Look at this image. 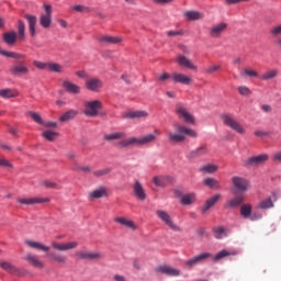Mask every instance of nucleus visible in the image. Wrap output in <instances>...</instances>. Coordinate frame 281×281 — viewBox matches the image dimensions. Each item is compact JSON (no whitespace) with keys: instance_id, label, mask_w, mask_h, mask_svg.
<instances>
[{"instance_id":"nucleus-1","label":"nucleus","mask_w":281,"mask_h":281,"mask_svg":"<svg viewBox=\"0 0 281 281\" xmlns=\"http://www.w3.org/2000/svg\"><path fill=\"white\" fill-rule=\"evenodd\" d=\"M175 132L167 131V139L169 144H183L186 142L187 137H199V134L196 131L186 126L181 125L179 123L173 124Z\"/></svg>"},{"instance_id":"nucleus-2","label":"nucleus","mask_w":281,"mask_h":281,"mask_svg":"<svg viewBox=\"0 0 281 281\" xmlns=\"http://www.w3.org/2000/svg\"><path fill=\"white\" fill-rule=\"evenodd\" d=\"M157 135H159L157 132L155 134H147L145 136L140 137H130L125 138L119 143L115 144L116 148H128L131 146H148V144H153V142L157 140Z\"/></svg>"},{"instance_id":"nucleus-3","label":"nucleus","mask_w":281,"mask_h":281,"mask_svg":"<svg viewBox=\"0 0 281 281\" xmlns=\"http://www.w3.org/2000/svg\"><path fill=\"white\" fill-rule=\"evenodd\" d=\"M221 120L225 126L237 133L238 135H245V127L238 122L232 114H222Z\"/></svg>"},{"instance_id":"nucleus-4","label":"nucleus","mask_w":281,"mask_h":281,"mask_svg":"<svg viewBox=\"0 0 281 281\" xmlns=\"http://www.w3.org/2000/svg\"><path fill=\"white\" fill-rule=\"evenodd\" d=\"M210 258H212V252H201L186 260L184 267L186 269H194L196 265H203V262L210 260Z\"/></svg>"},{"instance_id":"nucleus-5","label":"nucleus","mask_w":281,"mask_h":281,"mask_svg":"<svg viewBox=\"0 0 281 281\" xmlns=\"http://www.w3.org/2000/svg\"><path fill=\"white\" fill-rule=\"evenodd\" d=\"M156 216L164 223V225L169 227V229H172V232H181V227L175 224V221H172V217L168 212L158 210L156 211Z\"/></svg>"},{"instance_id":"nucleus-6","label":"nucleus","mask_w":281,"mask_h":281,"mask_svg":"<svg viewBox=\"0 0 281 281\" xmlns=\"http://www.w3.org/2000/svg\"><path fill=\"white\" fill-rule=\"evenodd\" d=\"M102 109V102L99 100L94 101H86L85 102V115L88 117H95L98 115V112Z\"/></svg>"},{"instance_id":"nucleus-7","label":"nucleus","mask_w":281,"mask_h":281,"mask_svg":"<svg viewBox=\"0 0 281 281\" xmlns=\"http://www.w3.org/2000/svg\"><path fill=\"white\" fill-rule=\"evenodd\" d=\"M227 27L228 24L226 22L214 24L209 29V36H211V38H221V36L227 32Z\"/></svg>"},{"instance_id":"nucleus-8","label":"nucleus","mask_w":281,"mask_h":281,"mask_svg":"<svg viewBox=\"0 0 281 281\" xmlns=\"http://www.w3.org/2000/svg\"><path fill=\"white\" fill-rule=\"evenodd\" d=\"M265 161H269V155L261 154V155L245 159L243 161V167L251 168V166H260V164H265Z\"/></svg>"},{"instance_id":"nucleus-9","label":"nucleus","mask_w":281,"mask_h":281,"mask_svg":"<svg viewBox=\"0 0 281 281\" xmlns=\"http://www.w3.org/2000/svg\"><path fill=\"white\" fill-rule=\"evenodd\" d=\"M76 256L77 258H79V260H91V261L102 260L103 258L102 252L90 251V250H79L76 252Z\"/></svg>"},{"instance_id":"nucleus-10","label":"nucleus","mask_w":281,"mask_h":281,"mask_svg":"<svg viewBox=\"0 0 281 281\" xmlns=\"http://www.w3.org/2000/svg\"><path fill=\"white\" fill-rule=\"evenodd\" d=\"M176 113L187 124H194V116L181 103L176 105Z\"/></svg>"},{"instance_id":"nucleus-11","label":"nucleus","mask_w":281,"mask_h":281,"mask_svg":"<svg viewBox=\"0 0 281 281\" xmlns=\"http://www.w3.org/2000/svg\"><path fill=\"white\" fill-rule=\"evenodd\" d=\"M176 113L187 124H194V116L181 103L176 105Z\"/></svg>"},{"instance_id":"nucleus-12","label":"nucleus","mask_w":281,"mask_h":281,"mask_svg":"<svg viewBox=\"0 0 281 281\" xmlns=\"http://www.w3.org/2000/svg\"><path fill=\"white\" fill-rule=\"evenodd\" d=\"M45 13L40 15V25L47 30L52 26V5L44 4Z\"/></svg>"},{"instance_id":"nucleus-13","label":"nucleus","mask_w":281,"mask_h":281,"mask_svg":"<svg viewBox=\"0 0 281 281\" xmlns=\"http://www.w3.org/2000/svg\"><path fill=\"white\" fill-rule=\"evenodd\" d=\"M97 41L100 45H120V43H122V37L100 34L97 36Z\"/></svg>"},{"instance_id":"nucleus-14","label":"nucleus","mask_w":281,"mask_h":281,"mask_svg":"<svg viewBox=\"0 0 281 281\" xmlns=\"http://www.w3.org/2000/svg\"><path fill=\"white\" fill-rule=\"evenodd\" d=\"M11 76H27L30 74V68L23 61H15L10 68Z\"/></svg>"},{"instance_id":"nucleus-15","label":"nucleus","mask_w":281,"mask_h":281,"mask_svg":"<svg viewBox=\"0 0 281 281\" xmlns=\"http://www.w3.org/2000/svg\"><path fill=\"white\" fill-rule=\"evenodd\" d=\"M156 273H162L164 276H169L171 278H177L179 276H181V270L172 268L170 266H158L155 269Z\"/></svg>"},{"instance_id":"nucleus-16","label":"nucleus","mask_w":281,"mask_h":281,"mask_svg":"<svg viewBox=\"0 0 281 281\" xmlns=\"http://www.w3.org/2000/svg\"><path fill=\"white\" fill-rule=\"evenodd\" d=\"M232 183L238 192H247V190H249V181L243 177L234 176L232 178Z\"/></svg>"},{"instance_id":"nucleus-17","label":"nucleus","mask_w":281,"mask_h":281,"mask_svg":"<svg viewBox=\"0 0 281 281\" xmlns=\"http://www.w3.org/2000/svg\"><path fill=\"white\" fill-rule=\"evenodd\" d=\"M18 203L21 205H36L38 203H49V198H19Z\"/></svg>"},{"instance_id":"nucleus-18","label":"nucleus","mask_w":281,"mask_h":281,"mask_svg":"<svg viewBox=\"0 0 281 281\" xmlns=\"http://www.w3.org/2000/svg\"><path fill=\"white\" fill-rule=\"evenodd\" d=\"M103 83L101 79L98 78H89L86 81V89H88L89 91H93L94 93L100 92V89H102Z\"/></svg>"},{"instance_id":"nucleus-19","label":"nucleus","mask_w":281,"mask_h":281,"mask_svg":"<svg viewBox=\"0 0 281 281\" xmlns=\"http://www.w3.org/2000/svg\"><path fill=\"white\" fill-rule=\"evenodd\" d=\"M52 247L57 251H70V249H76L78 247V241H68L64 244H58L56 241H53Z\"/></svg>"},{"instance_id":"nucleus-20","label":"nucleus","mask_w":281,"mask_h":281,"mask_svg":"<svg viewBox=\"0 0 281 281\" xmlns=\"http://www.w3.org/2000/svg\"><path fill=\"white\" fill-rule=\"evenodd\" d=\"M134 196L138 199V201H146V190H144V186L139 180H135L133 184Z\"/></svg>"},{"instance_id":"nucleus-21","label":"nucleus","mask_w":281,"mask_h":281,"mask_svg":"<svg viewBox=\"0 0 281 281\" xmlns=\"http://www.w3.org/2000/svg\"><path fill=\"white\" fill-rule=\"evenodd\" d=\"M177 63L180 67H184L186 69H191L192 71H196L199 68L190 58L183 56V55H178L177 57Z\"/></svg>"},{"instance_id":"nucleus-22","label":"nucleus","mask_w":281,"mask_h":281,"mask_svg":"<svg viewBox=\"0 0 281 281\" xmlns=\"http://www.w3.org/2000/svg\"><path fill=\"white\" fill-rule=\"evenodd\" d=\"M207 153H210V149H207V146H200L193 150H191L188 154V159H199L201 157H205V155H207Z\"/></svg>"},{"instance_id":"nucleus-23","label":"nucleus","mask_w":281,"mask_h":281,"mask_svg":"<svg viewBox=\"0 0 281 281\" xmlns=\"http://www.w3.org/2000/svg\"><path fill=\"white\" fill-rule=\"evenodd\" d=\"M31 267H34L35 269H45V263L38 259L36 255L27 254L24 258Z\"/></svg>"},{"instance_id":"nucleus-24","label":"nucleus","mask_w":281,"mask_h":281,"mask_svg":"<svg viewBox=\"0 0 281 281\" xmlns=\"http://www.w3.org/2000/svg\"><path fill=\"white\" fill-rule=\"evenodd\" d=\"M183 16L186 21H203V19H205V14L203 12L194 10L184 11Z\"/></svg>"},{"instance_id":"nucleus-25","label":"nucleus","mask_w":281,"mask_h":281,"mask_svg":"<svg viewBox=\"0 0 281 281\" xmlns=\"http://www.w3.org/2000/svg\"><path fill=\"white\" fill-rule=\"evenodd\" d=\"M24 19L27 21L29 23V32L31 34L32 37L36 36V16L32 15V14H24Z\"/></svg>"},{"instance_id":"nucleus-26","label":"nucleus","mask_w":281,"mask_h":281,"mask_svg":"<svg viewBox=\"0 0 281 281\" xmlns=\"http://www.w3.org/2000/svg\"><path fill=\"white\" fill-rule=\"evenodd\" d=\"M104 196H109V191L104 187H99L98 189L89 193L90 201H93L95 199H102Z\"/></svg>"},{"instance_id":"nucleus-27","label":"nucleus","mask_w":281,"mask_h":281,"mask_svg":"<svg viewBox=\"0 0 281 281\" xmlns=\"http://www.w3.org/2000/svg\"><path fill=\"white\" fill-rule=\"evenodd\" d=\"M171 78L173 82H178L179 85H192V79L189 76L181 72H175L171 76Z\"/></svg>"},{"instance_id":"nucleus-28","label":"nucleus","mask_w":281,"mask_h":281,"mask_svg":"<svg viewBox=\"0 0 281 281\" xmlns=\"http://www.w3.org/2000/svg\"><path fill=\"white\" fill-rule=\"evenodd\" d=\"M124 116L130 120H146V117H148V113L144 110H137L127 112Z\"/></svg>"},{"instance_id":"nucleus-29","label":"nucleus","mask_w":281,"mask_h":281,"mask_svg":"<svg viewBox=\"0 0 281 281\" xmlns=\"http://www.w3.org/2000/svg\"><path fill=\"white\" fill-rule=\"evenodd\" d=\"M114 221L115 223H119V225H123V227H127V229H132V232H135V229H137V225H135V222L126 217H115Z\"/></svg>"},{"instance_id":"nucleus-30","label":"nucleus","mask_w":281,"mask_h":281,"mask_svg":"<svg viewBox=\"0 0 281 281\" xmlns=\"http://www.w3.org/2000/svg\"><path fill=\"white\" fill-rule=\"evenodd\" d=\"M218 199H221V194H215V195L211 196L203 204V206L201 209V212L203 214H205V212H207V210H210L211 207H214V205H216V203H218Z\"/></svg>"},{"instance_id":"nucleus-31","label":"nucleus","mask_w":281,"mask_h":281,"mask_svg":"<svg viewBox=\"0 0 281 281\" xmlns=\"http://www.w3.org/2000/svg\"><path fill=\"white\" fill-rule=\"evenodd\" d=\"M170 181V177L168 176H155L153 178V183L156 186V188H166Z\"/></svg>"},{"instance_id":"nucleus-32","label":"nucleus","mask_w":281,"mask_h":281,"mask_svg":"<svg viewBox=\"0 0 281 281\" xmlns=\"http://www.w3.org/2000/svg\"><path fill=\"white\" fill-rule=\"evenodd\" d=\"M195 202H196V193L194 192L182 194L180 198V203L182 205H192Z\"/></svg>"},{"instance_id":"nucleus-33","label":"nucleus","mask_w":281,"mask_h":281,"mask_svg":"<svg viewBox=\"0 0 281 281\" xmlns=\"http://www.w3.org/2000/svg\"><path fill=\"white\" fill-rule=\"evenodd\" d=\"M63 87H64V89L65 90H67L68 91V93H72V94H78V93H80V86H78V85H75L74 82H71V81H64L63 82Z\"/></svg>"},{"instance_id":"nucleus-34","label":"nucleus","mask_w":281,"mask_h":281,"mask_svg":"<svg viewBox=\"0 0 281 281\" xmlns=\"http://www.w3.org/2000/svg\"><path fill=\"white\" fill-rule=\"evenodd\" d=\"M236 251L223 249L212 257L213 262H218V260H223V258H227L228 256H236Z\"/></svg>"},{"instance_id":"nucleus-35","label":"nucleus","mask_w":281,"mask_h":281,"mask_svg":"<svg viewBox=\"0 0 281 281\" xmlns=\"http://www.w3.org/2000/svg\"><path fill=\"white\" fill-rule=\"evenodd\" d=\"M0 269H3V271H7L12 276L19 273V269H16V267H14L10 261H0Z\"/></svg>"},{"instance_id":"nucleus-36","label":"nucleus","mask_w":281,"mask_h":281,"mask_svg":"<svg viewBox=\"0 0 281 281\" xmlns=\"http://www.w3.org/2000/svg\"><path fill=\"white\" fill-rule=\"evenodd\" d=\"M2 40L7 45H14L16 43V32L11 31L2 35Z\"/></svg>"},{"instance_id":"nucleus-37","label":"nucleus","mask_w":281,"mask_h":281,"mask_svg":"<svg viewBox=\"0 0 281 281\" xmlns=\"http://www.w3.org/2000/svg\"><path fill=\"white\" fill-rule=\"evenodd\" d=\"M204 186L211 190H221V182L214 178H206L203 180Z\"/></svg>"},{"instance_id":"nucleus-38","label":"nucleus","mask_w":281,"mask_h":281,"mask_svg":"<svg viewBox=\"0 0 281 281\" xmlns=\"http://www.w3.org/2000/svg\"><path fill=\"white\" fill-rule=\"evenodd\" d=\"M218 171V166L207 164L199 168V172H203V175H214V172Z\"/></svg>"},{"instance_id":"nucleus-39","label":"nucleus","mask_w":281,"mask_h":281,"mask_svg":"<svg viewBox=\"0 0 281 281\" xmlns=\"http://www.w3.org/2000/svg\"><path fill=\"white\" fill-rule=\"evenodd\" d=\"M0 56H4L5 58H14L15 60H21L25 58V55L15 53V52H8L0 48Z\"/></svg>"},{"instance_id":"nucleus-40","label":"nucleus","mask_w":281,"mask_h":281,"mask_svg":"<svg viewBox=\"0 0 281 281\" xmlns=\"http://www.w3.org/2000/svg\"><path fill=\"white\" fill-rule=\"evenodd\" d=\"M78 115V110H68L59 116V122H69Z\"/></svg>"},{"instance_id":"nucleus-41","label":"nucleus","mask_w":281,"mask_h":281,"mask_svg":"<svg viewBox=\"0 0 281 281\" xmlns=\"http://www.w3.org/2000/svg\"><path fill=\"white\" fill-rule=\"evenodd\" d=\"M273 78H278V69L267 70L260 76V80H263L265 82L268 80H273Z\"/></svg>"},{"instance_id":"nucleus-42","label":"nucleus","mask_w":281,"mask_h":281,"mask_svg":"<svg viewBox=\"0 0 281 281\" xmlns=\"http://www.w3.org/2000/svg\"><path fill=\"white\" fill-rule=\"evenodd\" d=\"M25 243L29 247H32V249H38L40 251H47L49 249V247L38 241L26 240Z\"/></svg>"},{"instance_id":"nucleus-43","label":"nucleus","mask_w":281,"mask_h":281,"mask_svg":"<svg viewBox=\"0 0 281 281\" xmlns=\"http://www.w3.org/2000/svg\"><path fill=\"white\" fill-rule=\"evenodd\" d=\"M58 135H60L58 132L49 130L42 133V137H44V139H46L47 142H56V137H58Z\"/></svg>"},{"instance_id":"nucleus-44","label":"nucleus","mask_w":281,"mask_h":281,"mask_svg":"<svg viewBox=\"0 0 281 281\" xmlns=\"http://www.w3.org/2000/svg\"><path fill=\"white\" fill-rule=\"evenodd\" d=\"M240 77L241 78H258V71L251 68H245L244 70L240 71Z\"/></svg>"},{"instance_id":"nucleus-45","label":"nucleus","mask_w":281,"mask_h":281,"mask_svg":"<svg viewBox=\"0 0 281 281\" xmlns=\"http://www.w3.org/2000/svg\"><path fill=\"white\" fill-rule=\"evenodd\" d=\"M123 137H126V134L124 132H115V133L105 135L104 139L106 142H113L115 139H123Z\"/></svg>"},{"instance_id":"nucleus-46","label":"nucleus","mask_w":281,"mask_h":281,"mask_svg":"<svg viewBox=\"0 0 281 281\" xmlns=\"http://www.w3.org/2000/svg\"><path fill=\"white\" fill-rule=\"evenodd\" d=\"M257 207L259 210H269L273 207V200L271 198H267L266 200H262Z\"/></svg>"},{"instance_id":"nucleus-47","label":"nucleus","mask_w":281,"mask_h":281,"mask_svg":"<svg viewBox=\"0 0 281 281\" xmlns=\"http://www.w3.org/2000/svg\"><path fill=\"white\" fill-rule=\"evenodd\" d=\"M47 71H53L54 74H63V66L58 63L48 61Z\"/></svg>"},{"instance_id":"nucleus-48","label":"nucleus","mask_w":281,"mask_h":281,"mask_svg":"<svg viewBox=\"0 0 281 281\" xmlns=\"http://www.w3.org/2000/svg\"><path fill=\"white\" fill-rule=\"evenodd\" d=\"M49 256L54 262H57L58 265H67V257L58 254H50Z\"/></svg>"},{"instance_id":"nucleus-49","label":"nucleus","mask_w":281,"mask_h":281,"mask_svg":"<svg viewBox=\"0 0 281 281\" xmlns=\"http://www.w3.org/2000/svg\"><path fill=\"white\" fill-rule=\"evenodd\" d=\"M243 201H245V199L243 196H236L233 200L228 201L226 206L227 207H238V205H241Z\"/></svg>"},{"instance_id":"nucleus-50","label":"nucleus","mask_w":281,"mask_h":281,"mask_svg":"<svg viewBox=\"0 0 281 281\" xmlns=\"http://www.w3.org/2000/svg\"><path fill=\"white\" fill-rule=\"evenodd\" d=\"M240 214L244 218H249V216H251V204L241 205Z\"/></svg>"},{"instance_id":"nucleus-51","label":"nucleus","mask_w":281,"mask_h":281,"mask_svg":"<svg viewBox=\"0 0 281 281\" xmlns=\"http://www.w3.org/2000/svg\"><path fill=\"white\" fill-rule=\"evenodd\" d=\"M0 98H4V99L16 98V93L12 91V89H1Z\"/></svg>"},{"instance_id":"nucleus-52","label":"nucleus","mask_w":281,"mask_h":281,"mask_svg":"<svg viewBox=\"0 0 281 281\" xmlns=\"http://www.w3.org/2000/svg\"><path fill=\"white\" fill-rule=\"evenodd\" d=\"M18 34L19 38H25V22H23L22 20L18 21Z\"/></svg>"},{"instance_id":"nucleus-53","label":"nucleus","mask_w":281,"mask_h":281,"mask_svg":"<svg viewBox=\"0 0 281 281\" xmlns=\"http://www.w3.org/2000/svg\"><path fill=\"white\" fill-rule=\"evenodd\" d=\"M29 115L36 122V124H41L42 126L45 124V121H43V117H41L38 113L30 111Z\"/></svg>"},{"instance_id":"nucleus-54","label":"nucleus","mask_w":281,"mask_h":281,"mask_svg":"<svg viewBox=\"0 0 281 281\" xmlns=\"http://www.w3.org/2000/svg\"><path fill=\"white\" fill-rule=\"evenodd\" d=\"M215 238L221 240V238H225L227 236V232L223 227H217L214 229Z\"/></svg>"},{"instance_id":"nucleus-55","label":"nucleus","mask_w":281,"mask_h":281,"mask_svg":"<svg viewBox=\"0 0 281 281\" xmlns=\"http://www.w3.org/2000/svg\"><path fill=\"white\" fill-rule=\"evenodd\" d=\"M111 168H104L99 169L97 171H93L94 177H106V175H110Z\"/></svg>"},{"instance_id":"nucleus-56","label":"nucleus","mask_w":281,"mask_h":281,"mask_svg":"<svg viewBox=\"0 0 281 281\" xmlns=\"http://www.w3.org/2000/svg\"><path fill=\"white\" fill-rule=\"evenodd\" d=\"M33 65L36 67V69H42V70H47L48 69V65H49V61L47 63H43V61H38V60H34L33 61Z\"/></svg>"},{"instance_id":"nucleus-57","label":"nucleus","mask_w":281,"mask_h":281,"mask_svg":"<svg viewBox=\"0 0 281 281\" xmlns=\"http://www.w3.org/2000/svg\"><path fill=\"white\" fill-rule=\"evenodd\" d=\"M42 186H44V188H50V189H53V190L58 189V183L53 182V181H49V180H44V181L42 182Z\"/></svg>"},{"instance_id":"nucleus-58","label":"nucleus","mask_w":281,"mask_h":281,"mask_svg":"<svg viewBox=\"0 0 281 281\" xmlns=\"http://www.w3.org/2000/svg\"><path fill=\"white\" fill-rule=\"evenodd\" d=\"M270 34H271V36H280L281 35V24L272 26L270 29Z\"/></svg>"},{"instance_id":"nucleus-59","label":"nucleus","mask_w":281,"mask_h":281,"mask_svg":"<svg viewBox=\"0 0 281 281\" xmlns=\"http://www.w3.org/2000/svg\"><path fill=\"white\" fill-rule=\"evenodd\" d=\"M238 91L240 95H251V90L247 86H240Z\"/></svg>"},{"instance_id":"nucleus-60","label":"nucleus","mask_w":281,"mask_h":281,"mask_svg":"<svg viewBox=\"0 0 281 281\" xmlns=\"http://www.w3.org/2000/svg\"><path fill=\"white\" fill-rule=\"evenodd\" d=\"M72 10H75V12H90L89 7H85L82 4L72 7Z\"/></svg>"},{"instance_id":"nucleus-61","label":"nucleus","mask_w":281,"mask_h":281,"mask_svg":"<svg viewBox=\"0 0 281 281\" xmlns=\"http://www.w3.org/2000/svg\"><path fill=\"white\" fill-rule=\"evenodd\" d=\"M221 70V66L220 65H214V66H210L205 72L209 74V75H212V74H216V71H220Z\"/></svg>"},{"instance_id":"nucleus-62","label":"nucleus","mask_w":281,"mask_h":281,"mask_svg":"<svg viewBox=\"0 0 281 281\" xmlns=\"http://www.w3.org/2000/svg\"><path fill=\"white\" fill-rule=\"evenodd\" d=\"M159 82H166V80H170V75L168 72H162L158 76Z\"/></svg>"},{"instance_id":"nucleus-63","label":"nucleus","mask_w":281,"mask_h":281,"mask_svg":"<svg viewBox=\"0 0 281 281\" xmlns=\"http://www.w3.org/2000/svg\"><path fill=\"white\" fill-rule=\"evenodd\" d=\"M250 221H260V218H262V215L260 213H250L249 217Z\"/></svg>"},{"instance_id":"nucleus-64","label":"nucleus","mask_w":281,"mask_h":281,"mask_svg":"<svg viewBox=\"0 0 281 281\" xmlns=\"http://www.w3.org/2000/svg\"><path fill=\"white\" fill-rule=\"evenodd\" d=\"M272 161H279L281 164V150L272 155Z\"/></svg>"}]
</instances>
